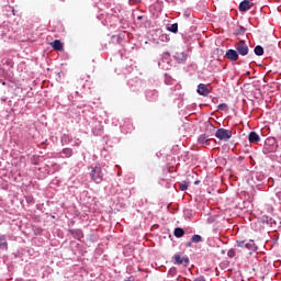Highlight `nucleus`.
<instances>
[{
  "label": "nucleus",
  "mask_w": 281,
  "mask_h": 281,
  "mask_svg": "<svg viewBox=\"0 0 281 281\" xmlns=\"http://www.w3.org/2000/svg\"><path fill=\"white\" fill-rule=\"evenodd\" d=\"M106 175V169L102 167V165L97 164L94 167H92L90 171V179L93 181V183L100 184L102 181H104V177Z\"/></svg>",
  "instance_id": "1"
},
{
  "label": "nucleus",
  "mask_w": 281,
  "mask_h": 281,
  "mask_svg": "<svg viewBox=\"0 0 281 281\" xmlns=\"http://www.w3.org/2000/svg\"><path fill=\"white\" fill-rule=\"evenodd\" d=\"M236 245L240 249H247L250 254L258 250V246H256V243L252 239H237Z\"/></svg>",
  "instance_id": "2"
},
{
  "label": "nucleus",
  "mask_w": 281,
  "mask_h": 281,
  "mask_svg": "<svg viewBox=\"0 0 281 281\" xmlns=\"http://www.w3.org/2000/svg\"><path fill=\"white\" fill-rule=\"evenodd\" d=\"M278 145H276V138H267L263 145V155L276 153Z\"/></svg>",
  "instance_id": "3"
},
{
  "label": "nucleus",
  "mask_w": 281,
  "mask_h": 281,
  "mask_svg": "<svg viewBox=\"0 0 281 281\" xmlns=\"http://www.w3.org/2000/svg\"><path fill=\"white\" fill-rule=\"evenodd\" d=\"M235 49L239 56H247L249 54V45L245 40H241L235 44Z\"/></svg>",
  "instance_id": "4"
},
{
  "label": "nucleus",
  "mask_w": 281,
  "mask_h": 281,
  "mask_svg": "<svg viewBox=\"0 0 281 281\" xmlns=\"http://www.w3.org/2000/svg\"><path fill=\"white\" fill-rule=\"evenodd\" d=\"M215 137L221 142H229L232 139V131L220 127L215 133Z\"/></svg>",
  "instance_id": "5"
},
{
  "label": "nucleus",
  "mask_w": 281,
  "mask_h": 281,
  "mask_svg": "<svg viewBox=\"0 0 281 281\" xmlns=\"http://www.w3.org/2000/svg\"><path fill=\"white\" fill-rule=\"evenodd\" d=\"M127 85L132 91H139L142 87H144V81L142 79L135 77L127 81Z\"/></svg>",
  "instance_id": "6"
},
{
  "label": "nucleus",
  "mask_w": 281,
  "mask_h": 281,
  "mask_svg": "<svg viewBox=\"0 0 281 281\" xmlns=\"http://www.w3.org/2000/svg\"><path fill=\"white\" fill-rule=\"evenodd\" d=\"M134 70H135V63L133 60L126 59L122 64V74H124V76H126V74H133Z\"/></svg>",
  "instance_id": "7"
},
{
  "label": "nucleus",
  "mask_w": 281,
  "mask_h": 281,
  "mask_svg": "<svg viewBox=\"0 0 281 281\" xmlns=\"http://www.w3.org/2000/svg\"><path fill=\"white\" fill-rule=\"evenodd\" d=\"M168 63H170V53L166 52L162 54L161 60L158 61V67L165 70L169 69L170 65Z\"/></svg>",
  "instance_id": "8"
},
{
  "label": "nucleus",
  "mask_w": 281,
  "mask_h": 281,
  "mask_svg": "<svg viewBox=\"0 0 281 281\" xmlns=\"http://www.w3.org/2000/svg\"><path fill=\"white\" fill-rule=\"evenodd\" d=\"M145 98L147 102H157V100H159V92L155 89L146 90Z\"/></svg>",
  "instance_id": "9"
},
{
  "label": "nucleus",
  "mask_w": 281,
  "mask_h": 281,
  "mask_svg": "<svg viewBox=\"0 0 281 281\" xmlns=\"http://www.w3.org/2000/svg\"><path fill=\"white\" fill-rule=\"evenodd\" d=\"M240 55H238V50H236V48H229L226 50L225 53V58H227V60H231V63H236V60H238Z\"/></svg>",
  "instance_id": "10"
},
{
  "label": "nucleus",
  "mask_w": 281,
  "mask_h": 281,
  "mask_svg": "<svg viewBox=\"0 0 281 281\" xmlns=\"http://www.w3.org/2000/svg\"><path fill=\"white\" fill-rule=\"evenodd\" d=\"M68 234H70L75 240H82V238H85V233L81 228H69Z\"/></svg>",
  "instance_id": "11"
},
{
  "label": "nucleus",
  "mask_w": 281,
  "mask_h": 281,
  "mask_svg": "<svg viewBox=\"0 0 281 281\" xmlns=\"http://www.w3.org/2000/svg\"><path fill=\"white\" fill-rule=\"evenodd\" d=\"M133 131V122L131 119H123V124H121L122 133H131Z\"/></svg>",
  "instance_id": "12"
},
{
  "label": "nucleus",
  "mask_w": 281,
  "mask_h": 281,
  "mask_svg": "<svg viewBox=\"0 0 281 281\" xmlns=\"http://www.w3.org/2000/svg\"><path fill=\"white\" fill-rule=\"evenodd\" d=\"M267 180V177H265V173L261 171H256L252 173V181L257 183V186H260V183H263Z\"/></svg>",
  "instance_id": "13"
},
{
  "label": "nucleus",
  "mask_w": 281,
  "mask_h": 281,
  "mask_svg": "<svg viewBox=\"0 0 281 281\" xmlns=\"http://www.w3.org/2000/svg\"><path fill=\"white\" fill-rule=\"evenodd\" d=\"M70 157H74V149L69 147H65L61 149V153H59L60 159H70Z\"/></svg>",
  "instance_id": "14"
},
{
  "label": "nucleus",
  "mask_w": 281,
  "mask_h": 281,
  "mask_svg": "<svg viewBox=\"0 0 281 281\" xmlns=\"http://www.w3.org/2000/svg\"><path fill=\"white\" fill-rule=\"evenodd\" d=\"M196 92L203 98H207L210 95V89H207V86L204 83H200L198 86Z\"/></svg>",
  "instance_id": "15"
},
{
  "label": "nucleus",
  "mask_w": 281,
  "mask_h": 281,
  "mask_svg": "<svg viewBox=\"0 0 281 281\" xmlns=\"http://www.w3.org/2000/svg\"><path fill=\"white\" fill-rule=\"evenodd\" d=\"M173 259V265H188L190 262L188 256L181 257V255H175Z\"/></svg>",
  "instance_id": "16"
},
{
  "label": "nucleus",
  "mask_w": 281,
  "mask_h": 281,
  "mask_svg": "<svg viewBox=\"0 0 281 281\" xmlns=\"http://www.w3.org/2000/svg\"><path fill=\"white\" fill-rule=\"evenodd\" d=\"M252 7H254V4H251V1L243 0L239 3V12H248V10H251Z\"/></svg>",
  "instance_id": "17"
},
{
  "label": "nucleus",
  "mask_w": 281,
  "mask_h": 281,
  "mask_svg": "<svg viewBox=\"0 0 281 281\" xmlns=\"http://www.w3.org/2000/svg\"><path fill=\"white\" fill-rule=\"evenodd\" d=\"M71 142H74V136H71L70 134H63L60 136L61 146H69Z\"/></svg>",
  "instance_id": "18"
},
{
  "label": "nucleus",
  "mask_w": 281,
  "mask_h": 281,
  "mask_svg": "<svg viewBox=\"0 0 281 281\" xmlns=\"http://www.w3.org/2000/svg\"><path fill=\"white\" fill-rule=\"evenodd\" d=\"M210 135L207 134H201L198 137V143L201 144V146H210Z\"/></svg>",
  "instance_id": "19"
},
{
  "label": "nucleus",
  "mask_w": 281,
  "mask_h": 281,
  "mask_svg": "<svg viewBox=\"0 0 281 281\" xmlns=\"http://www.w3.org/2000/svg\"><path fill=\"white\" fill-rule=\"evenodd\" d=\"M0 251H8V236L0 233Z\"/></svg>",
  "instance_id": "20"
},
{
  "label": "nucleus",
  "mask_w": 281,
  "mask_h": 281,
  "mask_svg": "<svg viewBox=\"0 0 281 281\" xmlns=\"http://www.w3.org/2000/svg\"><path fill=\"white\" fill-rule=\"evenodd\" d=\"M175 59L179 64L186 63V60H188V53L187 52L176 53Z\"/></svg>",
  "instance_id": "21"
},
{
  "label": "nucleus",
  "mask_w": 281,
  "mask_h": 281,
  "mask_svg": "<svg viewBox=\"0 0 281 281\" xmlns=\"http://www.w3.org/2000/svg\"><path fill=\"white\" fill-rule=\"evenodd\" d=\"M248 142L250 144H258V142H260V135L256 132H250L248 135Z\"/></svg>",
  "instance_id": "22"
},
{
  "label": "nucleus",
  "mask_w": 281,
  "mask_h": 281,
  "mask_svg": "<svg viewBox=\"0 0 281 281\" xmlns=\"http://www.w3.org/2000/svg\"><path fill=\"white\" fill-rule=\"evenodd\" d=\"M102 131H103L102 124L100 122H97L95 125L92 127V135L98 137L102 135Z\"/></svg>",
  "instance_id": "23"
},
{
  "label": "nucleus",
  "mask_w": 281,
  "mask_h": 281,
  "mask_svg": "<svg viewBox=\"0 0 281 281\" xmlns=\"http://www.w3.org/2000/svg\"><path fill=\"white\" fill-rule=\"evenodd\" d=\"M262 223H266V225H270V227H276L277 223L276 220H273V217L263 215L261 217Z\"/></svg>",
  "instance_id": "24"
},
{
  "label": "nucleus",
  "mask_w": 281,
  "mask_h": 281,
  "mask_svg": "<svg viewBox=\"0 0 281 281\" xmlns=\"http://www.w3.org/2000/svg\"><path fill=\"white\" fill-rule=\"evenodd\" d=\"M173 236H176V238H183V236H186V231L181 227H177L173 231Z\"/></svg>",
  "instance_id": "25"
},
{
  "label": "nucleus",
  "mask_w": 281,
  "mask_h": 281,
  "mask_svg": "<svg viewBox=\"0 0 281 281\" xmlns=\"http://www.w3.org/2000/svg\"><path fill=\"white\" fill-rule=\"evenodd\" d=\"M53 48H55L57 52H63L64 49L63 42H60V40H55L53 42Z\"/></svg>",
  "instance_id": "26"
},
{
  "label": "nucleus",
  "mask_w": 281,
  "mask_h": 281,
  "mask_svg": "<svg viewBox=\"0 0 281 281\" xmlns=\"http://www.w3.org/2000/svg\"><path fill=\"white\" fill-rule=\"evenodd\" d=\"M168 32H171V34H177V32H179V24L178 23H173L169 26H167Z\"/></svg>",
  "instance_id": "27"
},
{
  "label": "nucleus",
  "mask_w": 281,
  "mask_h": 281,
  "mask_svg": "<svg viewBox=\"0 0 281 281\" xmlns=\"http://www.w3.org/2000/svg\"><path fill=\"white\" fill-rule=\"evenodd\" d=\"M254 52H255L256 56H263L265 55V48L262 46H260V45H257L254 48Z\"/></svg>",
  "instance_id": "28"
},
{
  "label": "nucleus",
  "mask_w": 281,
  "mask_h": 281,
  "mask_svg": "<svg viewBox=\"0 0 281 281\" xmlns=\"http://www.w3.org/2000/svg\"><path fill=\"white\" fill-rule=\"evenodd\" d=\"M191 243H194V244L203 243V237L201 235L194 234L191 237Z\"/></svg>",
  "instance_id": "29"
},
{
  "label": "nucleus",
  "mask_w": 281,
  "mask_h": 281,
  "mask_svg": "<svg viewBox=\"0 0 281 281\" xmlns=\"http://www.w3.org/2000/svg\"><path fill=\"white\" fill-rule=\"evenodd\" d=\"M243 34H245V27L244 26H239L235 30L234 35L235 36H243Z\"/></svg>",
  "instance_id": "30"
},
{
  "label": "nucleus",
  "mask_w": 281,
  "mask_h": 281,
  "mask_svg": "<svg viewBox=\"0 0 281 281\" xmlns=\"http://www.w3.org/2000/svg\"><path fill=\"white\" fill-rule=\"evenodd\" d=\"M189 187H190V182L189 181H183V183H181L179 186V189L181 190V192H186V190H188Z\"/></svg>",
  "instance_id": "31"
},
{
  "label": "nucleus",
  "mask_w": 281,
  "mask_h": 281,
  "mask_svg": "<svg viewBox=\"0 0 281 281\" xmlns=\"http://www.w3.org/2000/svg\"><path fill=\"white\" fill-rule=\"evenodd\" d=\"M167 276L168 278H175V276H177V268H170Z\"/></svg>",
  "instance_id": "32"
},
{
  "label": "nucleus",
  "mask_w": 281,
  "mask_h": 281,
  "mask_svg": "<svg viewBox=\"0 0 281 281\" xmlns=\"http://www.w3.org/2000/svg\"><path fill=\"white\" fill-rule=\"evenodd\" d=\"M165 83L172 85V77H170L168 74H165Z\"/></svg>",
  "instance_id": "33"
},
{
  "label": "nucleus",
  "mask_w": 281,
  "mask_h": 281,
  "mask_svg": "<svg viewBox=\"0 0 281 281\" xmlns=\"http://www.w3.org/2000/svg\"><path fill=\"white\" fill-rule=\"evenodd\" d=\"M227 256L228 258H234L236 257V250L234 248H231L228 251H227Z\"/></svg>",
  "instance_id": "34"
},
{
  "label": "nucleus",
  "mask_w": 281,
  "mask_h": 281,
  "mask_svg": "<svg viewBox=\"0 0 281 281\" xmlns=\"http://www.w3.org/2000/svg\"><path fill=\"white\" fill-rule=\"evenodd\" d=\"M218 111H225L227 110V103H221L217 105Z\"/></svg>",
  "instance_id": "35"
},
{
  "label": "nucleus",
  "mask_w": 281,
  "mask_h": 281,
  "mask_svg": "<svg viewBox=\"0 0 281 281\" xmlns=\"http://www.w3.org/2000/svg\"><path fill=\"white\" fill-rule=\"evenodd\" d=\"M80 144H82V142L78 138L77 140H75L72 146H76L78 148V146H80Z\"/></svg>",
  "instance_id": "36"
},
{
  "label": "nucleus",
  "mask_w": 281,
  "mask_h": 281,
  "mask_svg": "<svg viewBox=\"0 0 281 281\" xmlns=\"http://www.w3.org/2000/svg\"><path fill=\"white\" fill-rule=\"evenodd\" d=\"M142 0H128L130 5H133V3H139Z\"/></svg>",
  "instance_id": "37"
},
{
  "label": "nucleus",
  "mask_w": 281,
  "mask_h": 281,
  "mask_svg": "<svg viewBox=\"0 0 281 281\" xmlns=\"http://www.w3.org/2000/svg\"><path fill=\"white\" fill-rule=\"evenodd\" d=\"M194 241H192V239L190 240V241H187L186 243V247H192V244H193Z\"/></svg>",
  "instance_id": "38"
},
{
  "label": "nucleus",
  "mask_w": 281,
  "mask_h": 281,
  "mask_svg": "<svg viewBox=\"0 0 281 281\" xmlns=\"http://www.w3.org/2000/svg\"><path fill=\"white\" fill-rule=\"evenodd\" d=\"M93 2H92V5H93V8H97L98 7V0H92Z\"/></svg>",
  "instance_id": "39"
},
{
  "label": "nucleus",
  "mask_w": 281,
  "mask_h": 281,
  "mask_svg": "<svg viewBox=\"0 0 281 281\" xmlns=\"http://www.w3.org/2000/svg\"><path fill=\"white\" fill-rule=\"evenodd\" d=\"M143 19H144V15H138L137 16V21H143Z\"/></svg>",
  "instance_id": "40"
},
{
  "label": "nucleus",
  "mask_w": 281,
  "mask_h": 281,
  "mask_svg": "<svg viewBox=\"0 0 281 281\" xmlns=\"http://www.w3.org/2000/svg\"><path fill=\"white\" fill-rule=\"evenodd\" d=\"M7 100H8V98H5V97H2V98H1V101H2V102H7Z\"/></svg>",
  "instance_id": "41"
},
{
  "label": "nucleus",
  "mask_w": 281,
  "mask_h": 281,
  "mask_svg": "<svg viewBox=\"0 0 281 281\" xmlns=\"http://www.w3.org/2000/svg\"><path fill=\"white\" fill-rule=\"evenodd\" d=\"M90 236H91V238H90L91 243H95V239L93 238V235H90Z\"/></svg>",
  "instance_id": "42"
},
{
  "label": "nucleus",
  "mask_w": 281,
  "mask_h": 281,
  "mask_svg": "<svg viewBox=\"0 0 281 281\" xmlns=\"http://www.w3.org/2000/svg\"><path fill=\"white\" fill-rule=\"evenodd\" d=\"M201 183V181L200 180H196L195 182H194V186H199Z\"/></svg>",
  "instance_id": "43"
},
{
  "label": "nucleus",
  "mask_w": 281,
  "mask_h": 281,
  "mask_svg": "<svg viewBox=\"0 0 281 281\" xmlns=\"http://www.w3.org/2000/svg\"><path fill=\"white\" fill-rule=\"evenodd\" d=\"M15 281H25V279H23V278H18V279H15Z\"/></svg>",
  "instance_id": "44"
},
{
  "label": "nucleus",
  "mask_w": 281,
  "mask_h": 281,
  "mask_svg": "<svg viewBox=\"0 0 281 281\" xmlns=\"http://www.w3.org/2000/svg\"><path fill=\"white\" fill-rule=\"evenodd\" d=\"M27 203H32V198L26 199Z\"/></svg>",
  "instance_id": "45"
},
{
  "label": "nucleus",
  "mask_w": 281,
  "mask_h": 281,
  "mask_svg": "<svg viewBox=\"0 0 281 281\" xmlns=\"http://www.w3.org/2000/svg\"><path fill=\"white\" fill-rule=\"evenodd\" d=\"M184 16H190V14H188V13H184Z\"/></svg>",
  "instance_id": "46"
},
{
  "label": "nucleus",
  "mask_w": 281,
  "mask_h": 281,
  "mask_svg": "<svg viewBox=\"0 0 281 281\" xmlns=\"http://www.w3.org/2000/svg\"><path fill=\"white\" fill-rule=\"evenodd\" d=\"M211 128H212L213 131H215L216 127H213V126L211 125Z\"/></svg>",
  "instance_id": "47"
},
{
  "label": "nucleus",
  "mask_w": 281,
  "mask_h": 281,
  "mask_svg": "<svg viewBox=\"0 0 281 281\" xmlns=\"http://www.w3.org/2000/svg\"><path fill=\"white\" fill-rule=\"evenodd\" d=\"M75 93H76V95H78V91H76Z\"/></svg>",
  "instance_id": "48"
}]
</instances>
